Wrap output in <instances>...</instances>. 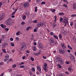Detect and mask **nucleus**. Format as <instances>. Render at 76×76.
<instances>
[{
	"instance_id": "obj_1",
	"label": "nucleus",
	"mask_w": 76,
	"mask_h": 76,
	"mask_svg": "<svg viewBox=\"0 0 76 76\" xmlns=\"http://www.w3.org/2000/svg\"><path fill=\"white\" fill-rule=\"evenodd\" d=\"M6 23L7 25L9 26L12 25L13 23L11 20L10 18H8L7 20Z\"/></svg>"
},
{
	"instance_id": "obj_2",
	"label": "nucleus",
	"mask_w": 76,
	"mask_h": 76,
	"mask_svg": "<svg viewBox=\"0 0 76 76\" xmlns=\"http://www.w3.org/2000/svg\"><path fill=\"white\" fill-rule=\"evenodd\" d=\"M48 64L47 62H45L44 63V67L43 68L44 70L46 72H48V69L47 68Z\"/></svg>"
},
{
	"instance_id": "obj_3",
	"label": "nucleus",
	"mask_w": 76,
	"mask_h": 76,
	"mask_svg": "<svg viewBox=\"0 0 76 76\" xmlns=\"http://www.w3.org/2000/svg\"><path fill=\"white\" fill-rule=\"evenodd\" d=\"M44 25V23L43 22H39L37 24V26L38 28L40 27H43Z\"/></svg>"
},
{
	"instance_id": "obj_4",
	"label": "nucleus",
	"mask_w": 76,
	"mask_h": 76,
	"mask_svg": "<svg viewBox=\"0 0 76 76\" xmlns=\"http://www.w3.org/2000/svg\"><path fill=\"white\" fill-rule=\"evenodd\" d=\"M68 19L67 18H66L64 20L63 22L65 23L64 26H65L67 25V23H68Z\"/></svg>"
},
{
	"instance_id": "obj_5",
	"label": "nucleus",
	"mask_w": 76,
	"mask_h": 76,
	"mask_svg": "<svg viewBox=\"0 0 76 76\" xmlns=\"http://www.w3.org/2000/svg\"><path fill=\"white\" fill-rule=\"evenodd\" d=\"M41 52H42L41 50H39L38 53H37L35 52H34L33 54L35 56H38L41 54Z\"/></svg>"
},
{
	"instance_id": "obj_6",
	"label": "nucleus",
	"mask_w": 76,
	"mask_h": 76,
	"mask_svg": "<svg viewBox=\"0 0 76 76\" xmlns=\"http://www.w3.org/2000/svg\"><path fill=\"white\" fill-rule=\"evenodd\" d=\"M37 68L38 71L40 72V73L42 74V72L41 71V66H37Z\"/></svg>"
},
{
	"instance_id": "obj_7",
	"label": "nucleus",
	"mask_w": 76,
	"mask_h": 76,
	"mask_svg": "<svg viewBox=\"0 0 76 76\" xmlns=\"http://www.w3.org/2000/svg\"><path fill=\"white\" fill-rule=\"evenodd\" d=\"M29 4L28 2L25 3L23 5L24 7V8H27L28 7Z\"/></svg>"
},
{
	"instance_id": "obj_8",
	"label": "nucleus",
	"mask_w": 76,
	"mask_h": 76,
	"mask_svg": "<svg viewBox=\"0 0 76 76\" xmlns=\"http://www.w3.org/2000/svg\"><path fill=\"white\" fill-rule=\"evenodd\" d=\"M26 48V45H23L21 48V50L22 51L25 50Z\"/></svg>"
},
{
	"instance_id": "obj_9",
	"label": "nucleus",
	"mask_w": 76,
	"mask_h": 76,
	"mask_svg": "<svg viewBox=\"0 0 76 76\" xmlns=\"http://www.w3.org/2000/svg\"><path fill=\"white\" fill-rule=\"evenodd\" d=\"M4 18V16L2 15H0V20L2 21Z\"/></svg>"
},
{
	"instance_id": "obj_10",
	"label": "nucleus",
	"mask_w": 76,
	"mask_h": 76,
	"mask_svg": "<svg viewBox=\"0 0 76 76\" xmlns=\"http://www.w3.org/2000/svg\"><path fill=\"white\" fill-rule=\"evenodd\" d=\"M43 47L42 43V42H40L39 44L38 47L39 48H41Z\"/></svg>"
},
{
	"instance_id": "obj_11",
	"label": "nucleus",
	"mask_w": 76,
	"mask_h": 76,
	"mask_svg": "<svg viewBox=\"0 0 76 76\" xmlns=\"http://www.w3.org/2000/svg\"><path fill=\"white\" fill-rule=\"evenodd\" d=\"M49 41L52 43H55L54 39L52 38H50L49 39Z\"/></svg>"
},
{
	"instance_id": "obj_12",
	"label": "nucleus",
	"mask_w": 76,
	"mask_h": 76,
	"mask_svg": "<svg viewBox=\"0 0 76 76\" xmlns=\"http://www.w3.org/2000/svg\"><path fill=\"white\" fill-rule=\"evenodd\" d=\"M59 52L63 54L64 53V50H63L62 49H59Z\"/></svg>"
},
{
	"instance_id": "obj_13",
	"label": "nucleus",
	"mask_w": 76,
	"mask_h": 76,
	"mask_svg": "<svg viewBox=\"0 0 76 76\" xmlns=\"http://www.w3.org/2000/svg\"><path fill=\"white\" fill-rule=\"evenodd\" d=\"M61 46L62 48L63 49H65L66 48V45H65V44H61Z\"/></svg>"
},
{
	"instance_id": "obj_14",
	"label": "nucleus",
	"mask_w": 76,
	"mask_h": 76,
	"mask_svg": "<svg viewBox=\"0 0 76 76\" xmlns=\"http://www.w3.org/2000/svg\"><path fill=\"white\" fill-rule=\"evenodd\" d=\"M0 26L1 27L3 28L4 29L5 28H6V25H4L3 24H0Z\"/></svg>"
},
{
	"instance_id": "obj_15",
	"label": "nucleus",
	"mask_w": 76,
	"mask_h": 76,
	"mask_svg": "<svg viewBox=\"0 0 76 76\" xmlns=\"http://www.w3.org/2000/svg\"><path fill=\"white\" fill-rule=\"evenodd\" d=\"M73 9L74 10H76V4H73V7H72Z\"/></svg>"
},
{
	"instance_id": "obj_16",
	"label": "nucleus",
	"mask_w": 76,
	"mask_h": 76,
	"mask_svg": "<svg viewBox=\"0 0 76 76\" xmlns=\"http://www.w3.org/2000/svg\"><path fill=\"white\" fill-rule=\"evenodd\" d=\"M57 26V24L54 23H53V28H55Z\"/></svg>"
},
{
	"instance_id": "obj_17",
	"label": "nucleus",
	"mask_w": 76,
	"mask_h": 76,
	"mask_svg": "<svg viewBox=\"0 0 76 76\" xmlns=\"http://www.w3.org/2000/svg\"><path fill=\"white\" fill-rule=\"evenodd\" d=\"M9 55L8 54L7 55V56H6L5 59H6V60L7 61L9 60Z\"/></svg>"
},
{
	"instance_id": "obj_18",
	"label": "nucleus",
	"mask_w": 76,
	"mask_h": 76,
	"mask_svg": "<svg viewBox=\"0 0 76 76\" xmlns=\"http://www.w3.org/2000/svg\"><path fill=\"white\" fill-rule=\"evenodd\" d=\"M58 15L60 16L63 15H64V13L63 12H60L58 13Z\"/></svg>"
},
{
	"instance_id": "obj_19",
	"label": "nucleus",
	"mask_w": 76,
	"mask_h": 76,
	"mask_svg": "<svg viewBox=\"0 0 76 76\" xmlns=\"http://www.w3.org/2000/svg\"><path fill=\"white\" fill-rule=\"evenodd\" d=\"M68 48H69V49H71V50H72V48L69 45H68Z\"/></svg>"
},
{
	"instance_id": "obj_20",
	"label": "nucleus",
	"mask_w": 76,
	"mask_h": 76,
	"mask_svg": "<svg viewBox=\"0 0 76 76\" xmlns=\"http://www.w3.org/2000/svg\"><path fill=\"white\" fill-rule=\"evenodd\" d=\"M68 70L69 71H72L71 67H69V68H68Z\"/></svg>"
},
{
	"instance_id": "obj_21",
	"label": "nucleus",
	"mask_w": 76,
	"mask_h": 76,
	"mask_svg": "<svg viewBox=\"0 0 76 76\" xmlns=\"http://www.w3.org/2000/svg\"><path fill=\"white\" fill-rule=\"evenodd\" d=\"M26 19V16L25 15H23V20H24Z\"/></svg>"
},
{
	"instance_id": "obj_22",
	"label": "nucleus",
	"mask_w": 76,
	"mask_h": 76,
	"mask_svg": "<svg viewBox=\"0 0 76 76\" xmlns=\"http://www.w3.org/2000/svg\"><path fill=\"white\" fill-rule=\"evenodd\" d=\"M51 11L53 13H54L55 12L56 10L55 9H51Z\"/></svg>"
},
{
	"instance_id": "obj_23",
	"label": "nucleus",
	"mask_w": 76,
	"mask_h": 76,
	"mask_svg": "<svg viewBox=\"0 0 76 76\" xmlns=\"http://www.w3.org/2000/svg\"><path fill=\"white\" fill-rule=\"evenodd\" d=\"M37 20H33V23H37Z\"/></svg>"
},
{
	"instance_id": "obj_24",
	"label": "nucleus",
	"mask_w": 76,
	"mask_h": 76,
	"mask_svg": "<svg viewBox=\"0 0 76 76\" xmlns=\"http://www.w3.org/2000/svg\"><path fill=\"white\" fill-rule=\"evenodd\" d=\"M2 39H4L5 38V36L4 35H3L2 36Z\"/></svg>"
},
{
	"instance_id": "obj_25",
	"label": "nucleus",
	"mask_w": 76,
	"mask_h": 76,
	"mask_svg": "<svg viewBox=\"0 0 76 76\" xmlns=\"http://www.w3.org/2000/svg\"><path fill=\"white\" fill-rule=\"evenodd\" d=\"M2 51L4 53H6V52L5 49H2Z\"/></svg>"
},
{
	"instance_id": "obj_26",
	"label": "nucleus",
	"mask_w": 76,
	"mask_h": 76,
	"mask_svg": "<svg viewBox=\"0 0 76 76\" xmlns=\"http://www.w3.org/2000/svg\"><path fill=\"white\" fill-rule=\"evenodd\" d=\"M57 66H58V67L59 68H61L62 67V66L60 64H58L57 65Z\"/></svg>"
},
{
	"instance_id": "obj_27",
	"label": "nucleus",
	"mask_w": 76,
	"mask_h": 76,
	"mask_svg": "<svg viewBox=\"0 0 76 76\" xmlns=\"http://www.w3.org/2000/svg\"><path fill=\"white\" fill-rule=\"evenodd\" d=\"M57 17L56 16V15L55 16H54V18L55 19V20H54V21L55 22H56L57 20Z\"/></svg>"
},
{
	"instance_id": "obj_28",
	"label": "nucleus",
	"mask_w": 76,
	"mask_h": 76,
	"mask_svg": "<svg viewBox=\"0 0 76 76\" xmlns=\"http://www.w3.org/2000/svg\"><path fill=\"white\" fill-rule=\"evenodd\" d=\"M29 74L31 76L32 75V71H30L29 72Z\"/></svg>"
},
{
	"instance_id": "obj_29",
	"label": "nucleus",
	"mask_w": 76,
	"mask_h": 76,
	"mask_svg": "<svg viewBox=\"0 0 76 76\" xmlns=\"http://www.w3.org/2000/svg\"><path fill=\"white\" fill-rule=\"evenodd\" d=\"M58 76H65L64 74H63V73H61V74H60Z\"/></svg>"
},
{
	"instance_id": "obj_30",
	"label": "nucleus",
	"mask_w": 76,
	"mask_h": 76,
	"mask_svg": "<svg viewBox=\"0 0 76 76\" xmlns=\"http://www.w3.org/2000/svg\"><path fill=\"white\" fill-rule=\"evenodd\" d=\"M31 59L33 61H34V58L32 57H31Z\"/></svg>"
},
{
	"instance_id": "obj_31",
	"label": "nucleus",
	"mask_w": 76,
	"mask_h": 76,
	"mask_svg": "<svg viewBox=\"0 0 76 76\" xmlns=\"http://www.w3.org/2000/svg\"><path fill=\"white\" fill-rule=\"evenodd\" d=\"M33 49L34 51H36V47L35 46L33 47Z\"/></svg>"
},
{
	"instance_id": "obj_32",
	"label": "nucleus",
	"mask_w": 76,
	"mask_h": 76,
	"mask_svg": "<svg viewBox=\"0 0 76 76\" xmlns=\"http://www.w3.org/2000/svg\"><path fill=\"white\" fill-rule=\"evenodd\" d=\"M54 37L56 39H58V36L54 35Z\"/></svg>"
},
{
	"instance_id": "obj_33",
	"label": "nucleus",
	"mask_w": 76,
	"mask_h": 76,
	"mask_svg": "<svg viewBox=\"0 0 76 76\" xmlns=\"http://www.w3.org/2000/svg\"><path fill=\"white\" fill-rule=\"evenodd\" d=\"M71 17H76V14H73V15H71Z\"/></svg>"
},
{
	"instance_id": "obj_34",
	"label": "nucleus",
	"mask_w": 76,
	"mask_h": 76,
	"mask_svg": "<svg viewBox=\"0 0 76 76\" xmlns=\"http://www.w3.org/2000/svg\"><path fill=\"white\" fill-rule=\"evenodd\" d=\"M10 44L11 46L12 47H13L15 45L13 43H11Z\"/></svg>"
},
{
	"instance_id": "obj_35",
	"label": "nucleus",
	"mask_w": 76,
	"mask_h": 76,
	"mask_svg": "<svg viewBox=\"0 0 76 76\" xmlns=\"http://www.w3.org/2000/svg\"><path fill=\"white\" fill-rule=\"evenodd\" d=\"M30 28V26H28L26 28V30L27 31H28L29 30V29Z\"/></svg>"
},
{
	"instance_id": "obj_36",
	"label": "nucleus",
	"mask_w": 76,
	"mask_h": 76,
	"mask_svg": "<svg viewBox=\"0 0 76 76\" xmlns=\"http://www.w3.org/2000/svg\"><path fill=\"white\" fill-rule=\"evenodd\" d=\"M57 59L58 60V61H61V60L60 59V57L57 58Z\"/></svg>"
},
{
	"instance_id": "obj_37",
	"label": "nucleus",
	"mask_w": 76,
	"mask_h": 76,
	"mask_svg": "<svg viewBox=\"0 0 76 76\" xmlns=\"http://www.w3.org/2000/svg\"><path fill=\"white\" fill-rule=\"evenodd\" d=\"M50 34L52 36H53L54 35V34L53 32H50Z\"/></svg>"
},
{
	"instance_id": "obj_38",
	"label": "nucleus",
	"mask_w": 76,
	"mask_h": 76,
	"mask_svg": "<svg viewBox=\"0 0 76 76\" xmlns=\"http://www.w3.org/2000/svg\"><path fill=\"white\" fill-rule=\"evenodd\" d=\"M74 59H75V57L74 56H72V57H71V59L73 60Z\"/></svg>"
},
{
	"instance_id": "obj_39",
	"label": "nucleus",
	"mask_w": 76,
	"mask_h": 76,
	"mask_svg": "<svg viewBox=\"0 0 76 76\" xmlns=\"http://www.w3.org/2000/svg\"><path fill=\"white\" fill-rule=\"evenodd\" d=\"M31 70H32V71L33 72H34L35 71V69H34V67H33V68H32Z\"/></svg>"
},
{
	"instance_id": "obj_40",
	"label": "nucleus",
	"mask_w": 76,
	"mask_h": 76,
	"mask_svg": "<svg viewBox=\"0 0 76 76\" xmlns=\"http://www.w3.org/2000/svg\"><path fill=\"white\" fill-rule=\"evenodd\" d=\"M25 22H22L21 23V25H24L25 24Z\"/></svg>"
},
{
	"instance_id": "obj_41",
	"label": "nucleus",
	"mask_w": 76,
	"mask_h": 76,
	"mask_svg": "<svg viewBox=\"0 0 76 76\" xmlns=\"http://www.w3.org/2000/svg\"><path fill=\"white\" fill-rule=\"evenodd\" d=\"M63 6L64 7H65L66 8L67 7V5H66V4H64L63 5Z\"/></svg>"
},
{
	"instance_id": "obj_42",
	"label": "nucleus",
	"mask_w": 76,
	"mask_h": 76,
	"mask_svg": "<svg viewBox=\"0 0 76 76\" xmlns=\"http://www.w3.org/2000/svg\"><path fill=\"white\" fill-rule=\"evenodd\" d=\"M65 73L68 75H69V72H68V71H66V72H65Z\"/></svg>"
},
{
	"instance_id": "obj_43",
	"label": "nucleus",
	"mask_w": 76,
	"mask_h": 76,
	"mask_svg": "<svg viewBox=\"0 0 76 76\" xmlns=\"http://www.w3.org/2000/svg\"><path fill=\"white\" fill-rule=\"evenodd\" d=\"M45 4V1H43L41 3V4Z\"/></svg>"
},
{
	"instance_id": "obj_44",
	"label": "nucleus",
	"mask_w": 76,
	"mask_h": 76,
	"mask_svg": "<svg viewBox=\"0 0 76 76\" xmlns=\"http://www.w3.org/2000/svg\"><path fill=\"white\" fill-rule=\"evenodd\" d=\"M59 38H62V36L61 35V34H59Z\"/></svg>"
},
{
	"instance_id": "obj_45",
	"label": "nucleus",
	"mask_w": 76,
	"mask_h": 76,
	"mask_svg": "<svg viewBox=\"0 0 76 76\" xmlns=\"http://www.w3.org/2000/svg\"><path fill=\"white\" fill-rule=\"evenodd\" d=\"M23 64H24V62H21L20 64H19V65H21Z\"/></svg>"
},
{
	"instance_id": "obj_46",
	"label": "nucleus",
	"mask_w": 76,
	"mask_h": 76,
	"mask_svg": "<svg viewBox=\"0 0 76 76\" xmlns=\"http://www.w3.org/2000/svg\"><path fill=\"white\" fill-rule=\"evenodd\" d=\"M73 25V22H71L70 23V26H72Z\"/></svg>"
},
{
	"instance_id": "obj_47",
	"label": "nucleus",
	"mask_w": 76,
	"mask_h": 76,
	"mask_svg": "<svg viewBox=\"0 0 76 76\" xmlns=\"http://www.w3.org/2000/svg\"><path fill=\"white\" fill-rule=\"evenodd\" d=\"M2 5V2H0V8L1 7Z\"/></svg>"
},
{
	"instance_id": "obj_48",
	"label": "nucleus",
	"mask_w": 76,
	"mask_h": 76,
	"mask_svg": "<svg viewBox=\"0 0 76 76\" xmlns=\"http://www.w3.org/2000/svg\"><path fill=\"white\" fill-rule=\"evenodd\" d=\"M63 18H60V21H62L63 20Z\"/></svg>"
},
{
	"instance_id": "obj_49",
	"label": "nucleus",
	"mask_w": 76,
	"mask_h": 76,
	"mask_svg": "<svg viewBox=\"0 0 76 76\" xmlns=\"http://www.w3.org/2000/svg\"><path fill=\"white\" fill-rule=\"evenodd\" d=\"M15 39H16V40H17V41H18L19 40V37H16L15 38Z\"/></svg>"
},
{
	"instance_id": "obj_50",
	"label": "nucleus",
	"mask_w": 76,
	"mask_h": 76,
	"mask_svg": "<svg viewBox=\"0 0 76 76\" xmlns=\"http://www.w3.org/2000/svg\"><path fill=\"white\" fill-rule=\"evenodd\" d=\"M16 65H15V64L13 65H12V67L13 68H14L15 67H16Z\"/></svg>"
},
{
	"instance_id": "obj_51",
	"label": "nucleus",
	"mask_w": 76,
	"mask_h": 76,
	"mask_svg": "<svg viewBox=\"0 0 76 76\" xmlns=\"http://www.w3.org/2000/svg\"><path fill=\"white\" fill-rule=\"evenodd\" d=\"M37 7H36L35 8V12H37Z\"/></svg>"
},
{
	"instance_id": "obj_52",
	"label": "nucleus",
	"mask_w": 76,
	"mask_h": 76,
	"mask_svg": "<svg viewBox=\"0 0 76 76\" xmlns=\"http://www.w3.org/2000/svg\"><path fill=\"white\" fill-rule=\"evenodd\" d=\"M5 29L6 31H7L9 30V29L8 28H5Z\"/></svg>"
},
{
	"instance_id": "obj_53",
	"label": "nucleus",
	"mask_w": 76,
	"mask_h": 76,
	"mask_svg": "<svg viewBox=\"0 0 76 76\" xmlns=\"http://www.w3.org/2000/svg\"><path fill=\"white\" fill-rule=\"evenodd\" d=\"M10 39V40L11 41H12L13 40V39L12 38H11Z\"/></svg>"
},
{
	"instance_id": "obj_54",
	"label": "nucleus",
	"mask_w": 76,
	"mask_h": 76,
	"mask_svg": "<svg viewBox=\"0 0 76 76\" xmlns=\"http://www.w3.org/2000/svg\"><path fill=\"white\" fill-rule=\"evenodd\" d=\"M16 13L15 12H13L12 14V15H14V14H15V13Z\"/></svg>"
},
{
	"instance_id": "obj_55",
	"label": "nucleus",
	"mask_w": 76,
	"mask_h": 76,
	"mask_svg": "<svg viewBox=\"0 0 76 76\" xmlns=\"http://www.w3.org/2000/svg\"><path fill=\"white\" fill-rule=\"evenodd\" d=\"M19 35V31H18V32H17V33H16V35H17V36H18Z\"/></svg>"
},
{
	"instance_id": "obj_56",
	"label": "nucleus",
	"mask_w": 76,
	"mask_h": 76,
	"mask_svg": "<svg viewBox=\"0 0 76 76\" xmlns=\"http://www.w3.org/2000/svg\"><path fill=\"white\" fill-rule=\"evenodd\" d=\"M20 68H24V66H23V65H21V66H20Z\"/></svg>"
},
{
	"instance_id": "obj_57",
	"label": "nucleus",
	"mask_w": 76,
	"mask_h": 76,
	"mask_svg": "<svg viewBox=\"0 0 76 76\" xmlns=\"http://www.w3.org/2000/svg\"><path fill=\"white\" fill-rule=\"evenodd\" d=\"M3 52H1L0 53V56H2V55H3Z\"/></svg>"
},
{
	"instance_id": "obj_58",
	"label": "nucleus",
	"mask_w": 76,
	"mask_h": 76,
	"mask_svg": "<svg viewBox=\"0 0 76 76\" xmlns=\"http://www.w3.org/2000/svg\"><path fill=\"white\" fill-rule=\"evenodd\" d=\"M63 64H64V62H63V61H61V62H60V64L61 65H62Z\"/></svg>"
},
{
	"instance_id": "obj_59",
	"label": "nucleus",
	"mask_w": 76,
	"mask_h": 76,
	"mask_svg": "<svg viewBox=\"0 0 76 76\" xmlns=\"http://www.w3.org/2000/svg\"><path fill=\"white\" fill-rule=\"evenodd\" d=\"M66 64H70V62H66Z\"/></svg>"
},
{
	"instance_id": "obj_60",
	"label": "nucleus",
	"mask_w": 76,
	"mask_h": 76,
	"mask_svg": "<svg viewBox=\"0 0 76 76\" xmlns=\"http://www.w3.org/2000/svg\"><path fill=\"white\" fill-rule=\"evenodd\" d=\"M43 58L45 59L46 58V56H43Z\"/></svg>"
},
{
	"instance_id": "obj_61",
	"label": "nucleus",
	"mask_w": 76,
	"mask_h": 76,
	"mask_svg": "<svg viewBox=\"0 0 76 76\" xmlns=\"http://www.w3.org/2000/svg\"><path fill=\"white\" fill-rule=\"evenodd\" d=\"M25 58H26V57L24 56L22 57V59L23 60Z\"/></svg>"
},
{
	"instance_id": "obj_62",
	"label": "nucleus",
	"mask_w": 76,
	"mask_h": 76,
	"mask_svg": "<svg viewBox=\"0 0 76 76\" xmlns=\"http://www.w3.org/2000/svg\"><path fill=\"white\" fill-rule=\"evenodd\" d=\"M34 32H36L37 31V29H34Z\"/></svg>"
},
{
	"instance_id": "obj_63",
	"label": "nucleus",
	"mask_w": 76,
	"mask_h": 76,
	"mask_svg": "<svg viewBox=\"0 0 76 76\" xmlns=\"http://www.w3.org/2000/svg\"><path fill=\"white\" fill-rule=\"evenodd\" d=\"M16 76H22L21 74H18V75H16Z\"/></svg>"
},
{
	"instance_id": "obj_64",
	"label": "nucleus",
	"mask_w": 76,
	"mask_h": 76,
	"mask_svg": "<svg viewBox=\"0 0 76 76\" xmlns=\"http://www.w3.org/2000/svg\"><path fill=\"white\" fill-rule=\"evenodd\" d=\"M4 74V72H3V73H2V74H1V75H0V76H3Z\"/></svg>"
}]
</instances>
